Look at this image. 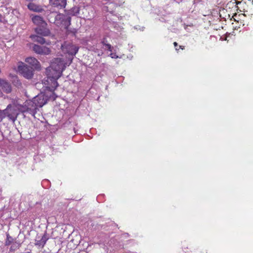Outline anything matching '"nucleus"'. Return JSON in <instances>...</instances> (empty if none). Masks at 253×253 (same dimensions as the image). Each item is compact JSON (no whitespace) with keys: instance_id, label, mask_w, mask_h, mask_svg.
<instances>
[{"instance_id":"a878e982","label":"nucleus","mask_w":253,"mask_h":253,"mask_svg":"<svg viewBox=\"0 0 253 253\" xmlns=\"http://www.w3.org/2000/svg\"><path fill=\"white\" fill-rule=\"evenodd\" d=\"M173 44H174V46L175 47L176 50H178L177 48L176 47L177 46V43L176 42H174L173 43Z\"/></svg>"},{"instance_id":"ddd939ff","label":"nucleus","mask_w":253,"mask_h":253,"mask_svg":"<svg viewBox=\"0 0 253 253\" xmlns=\"http://www.w3.org/2000/svg\"><path fill=\"white\" fill-rule=\"evenodd\" d=\"M43 36L39 35L38 34L37 35H31L30 36V38L31 39V40L34 42H37L41 44H43L44 43L46 44H49L50 42L48 41L46 42L44 38L42 37Z\"/></svg>"},{"instance_id":"a211bd4d","label":"nucleus","mask_w":253,"mask_h":253,"mask_svg":"<svg viewBox=\"0 0 253 253\" xmlns=\"http://www.w3.org/2000/svg\"><path fill=\"white\" fill-rule=\"evenodd\" d=\"M13 241V238L9 235V234H6V239L5 242V246H8L10 245Z\"/></svg>"},{"instance_id":"9b49d317","label":"nucleus","mask_w":253,"mask_h":253,"mask_svg":"<svg viewBox=\"0 0 253 253\" xmlns=\"http://www.w3.org/2000/svg\"><path fill=\"white\" fill-rule=\"evenodd\" d=\"M25 62L30 65L33 68H35L36 70H40L41 69L40 63L35 57H27L25 59Z\"/></svg>"},{"instance_id":"6ab92c4d","label":"nucleus","mask_w":253,"mask_h":253,"mask_svg":"<svg viewBox=\"0 0 253 253\" xmlns=\"http://www.w3.org/2000/svg\"><path fill=\"white\" fill-rule=\"evenodd\" d=\"M97 47H99V44L96 45V48L94 50V51L97 53L98 56H101L104 53V52L102 50H99L97 48Z\"/></svg>"},{"instance_id":"4468645a","label":"nucleus","mask_w":253,"mask_h":253,"mask_svg":"<svg viewBox=\"0 0 253 253\" xmlns=\"http://www.w3.org/2000/svg\"><path fill=\"white\" fill-rule=\"evenodd\" d=\"M32 21L34 24L37 25L38 27L47 26V23L43 20V18L38 15L33 16L32 18Z\"/></svg>"},{"instance_id":"393cba45","label":"nucleus","mask_w":253,"mask_h":253,"mask_svg":"<svg viewBox=\"0 0 253 253\" xmlns=\"http://www.w3.org/2000/svg\"><path fill=\"white\" fill-rule=\"evenodd\" d=\"M42 253H58V252L53 253L51 251L48 252L44 250L42 252Z\"/></svg>"},{"instance_id":"b1692460","label":"nucleus","mask_w":253,"mask_h":253,"mask_svg":"<svg viewBox=\"0 0 253 253\" xmlns=\"http://www.w3.org/2000/svg\"><path fill=\"white\" fill-rule=\"evenodd\" d=\"M16 247L15 248V247H14V246L13 245V246H12L10 247V251H11V252H13V251H14L15 250V249H16Z\"/></svg>"},{"instance_id":"2eb2a0df","label":"nucleus","mask_w":253,"mask_h":253,"mask_svg":"<svg viewBox=\"0 0 253 253\" xmlns=\"http://www.w3.org/2000/svg\"><path fill=\"white\" fill-rule=\"evenodd\" d=\"M53 5L59 8H64L66 5V0H50Z\"/></svg>"},{"instance_id":"cd10ccee","label":"nucleus","mask_w":253,"mask_h":253,"mask_svg":"<svg viewBox=\"0 0 253 253\" xmlns=\"http://www.w3.org/2000/svg\"><path fill=\"white\" fill-rule=\"evenodd\" d=\"M1 18H2V15L1 14H0V21H1Z\"/></svg>"},{"instance_id":"39448f33","label":"nucleus","mask_w":253,"mask_h":253,"mask_svg":"<svg viewBox=\"0 0 253 253\" xmlns=\"http://www.w3.org/2000/svg\"><path fill=\"white\" fill-rule=\"evenodd\" d=\"M32 101V100H29L25 102V106L26 107L25 110H24V112H27L33 117H35L37 112L38 107L35 106V104H32L30 102Z\"/></svg>"},{"instance_id":"f8f14e48","label":"nucleus","mask_w":253,"mask_h":253,"mask_svg":"<svg viewBox=\"0 0 253 253\" xmlns=\"http://www.w3.org/2000/svg\"><path fill=\"white\" fill-rule=\"evenodd\" d=\"M65 50L69 54L74 56L78 52L79 47L72 43H69L66 45Z\"/></svg>"},{"instance_id":"aec40b11","label":"nucleus","mask_w":253,"mask_h":253,"mask_svg":"<svg viewBox=\"0 0 253 253\" xmlns=\"http://www.w3.org/2000/svg\"><path fill=\"white\" fill-rule=\"evenodd\" d=\"M105 47H106L105 49H107L109 51H111V52L112 51L113 47L112 46V45L108 43V44H106V45H105Z\"/></svg>"},{"instance_id":"4be33fe9","label":"nucleus","mask_w":253,"mask_h":253,"mask_svg":"<svg viewBox=\"0 0 253 253\" xmlns=\"http://www.w3.org/2000/svg\"><path fill=\"white\" fill-rule=\"evenodd\" d=\"M110 56L112 58H115V59L118 58L119 57V56L117 55H116V53H112V52L110 54Z\"/></svg>"},{"instance_id":"f03ea898","label":"nucleus","mask_w":253,"mask_h":253,"mask_svg":"<svg viewBox=\"0 0 253 253\" xmlns=\"http://www.w3.org/2000/svg\"><path fill=\"white\" fill-rule=\"evenodd\" d=\"M47 18L50 23H53L58 27H63L67 30L71 25V18L66 13L57 14L56 12L51 11Z\"/></svg>"},{"instance_id":"5701e85b","label":"nucleus","mask_w":253,"mask_h":253,"mask_svg":"<svg viewBox=\"0 0 253 253\" xmlns=\"http://www.w3.org/2000/svg\"><path fill=\"white\" fill-rule=\"evenodd\" d=\"M71 33H72L74 35H75L77 33V30L76 29H73L69 31Z\"/></svg>"},{"instance_id":"f257e3e1","label":"nucleus","mask_w":253,"mask_h":253,"mask_svg":"<svg viewBox=\"0 0 253 253\" xmlns=\"http://www.w3.org/2000/svg\"><path fill=\"white\" fill-rule=\"evenodd\" d=\"M65 67L64 61L61 58H55L51 62L50 67L46 70L47 79L44 80L47 90L54 91L57 87L58 84L57 81L62 75Z\"/></svg>"},{"instance_id":"7ed1b4c3","label":"nucleus","mask_w":253,"mask_h":253,"mask_svg":"<svg viewBox=\"0 0 253 253\" xmlns=\"http://www.w3.org/2000/svg\"><path fill=\"white\" fill-rule=\"evenodd\" d=\"M18 69L19 73L26 79H31L34 76V69L33 67L21 63L18 66Z\"/></svg>"},{"instance_id":"dca6fc26","label":"nucleus","mask_w":253,"mask_h":253,"mask_svg":"<svg viewBox=\"0 0 253 253\" xmlns=\"http://www.w3.org/2000/svg\"><path fill=\"white\" fill-rule=\"evenodd\" d=\"M79 11L80 10L78 7H73L71 9L66 11V13L71 17L72 16L77 15L79 13Z\"/></svg>"},{"instance_id":"423d86ee","label":"nucleus","mask_w":253,"mask_h":253,"mask_svg":"<svg viewBox=\"0 0 253 253\" xmlns=\"http://www.w3.org/2000/svg\"><path fill=\"white\" fill-rule=\"evenodd\" d=\"M11 107V105L10 104H9L6 108L3 110H0V122H1L2 120L5 118V117H7L9 118V119L12 121L13 122H14L16 119V117H15L14 116L11 115L9 113V109Z\"/></svg>"},{"instance_id":"9d476101","label":"nucleus","mask_w":253,"mask_h":253,"mask_svg":"<svg viewBox=\"0 0 253 253\" xmlns=\"http://www.w3.org/2000/svg\"><path fill=\"white\" fill-rule=\"evenodd\" d=\"M35 32L39 35L47 37L50 35V31L46 26L38 27L35 28Z\"/></svg>"},{"instance_id":"bb28decb","label":"nucleus","mask_w":253,"mask_h":253,"mask_svg":"<svg viewBox=\"0 0 253 253\" xmlns=\"http://www.w3.org/2000/svg\"><path fill=\"white\" fill-rule=\"evenodd\" d=\"M101 197V196H98V197H97V200L98 201H99V198H100Z\"/></svg>"},{"instance_id":"412c9836","label":"nucleus","mask_w":253,"mask_h":253,"mask_svg":"<svg viewBox=\"0 0 253 253\" xmlns=\"http://www.w3.org/2000/svg\"><path fill=\"white\" fill-rule=\"evenodd\" d=\"M101 43L103 45L105 46L106 44H108L106 38H104L102 39V40L101 42Z\"/></svg>"},{"instance_id":"6e6552de","label":"nucleus","mask_w":253,"mask_h":253,"mask_svg":"<svg viewBox=\"0 0 253 253\" xmlns=\"http://www.w3.org/2000/svg\"><path fill=\"white\" fill-rule=\"evenodd\" d=\"M30 102L33 104H35V106L39 108L42 107L46 103V101L42 95H38L32 99V101Z\"/></svg>"},{"instance_id":"f3484780","label":"nucleus","mask_w":253,"mask_h":253,"mask_svg":"<svg viewBox=\"0 0 253 253\" xmlns=\"http://www.w3.org/2000/svg\"><path fill=\"white\" fill-rule=\"evenodd\" d=\"M28 8L34 11H40L41 8L33 3H30L28 5Z\"/></svg>"},{"instance_id":"1a4fd4ad","label":"nucleus","mask_w":253,"mask_h":253,"mask_svg":"<svg viewBox=\"0 0 253 253\" xmlns=\"http://www.w3.org/2000/svg\"><path fill=\"white\" fill-rule=\"evenodd\" d=\"M49 239V235L46 231H45L42 238L38 240L37 238L35 240V245L39 247L43 248L46 244V242Z\"/></svg>"},{"instance_id":"0eeeda50","label":"nucleus","mask_w":253,"mask_h":253,"mask_svg":"<svg viewBox=\"0 0 253 253\" xmlns=\"http://www.w3.org/2000/svg\"><path fill=\"white\" fill-rule=\"evenodd\" d=\"M0 87L5 93H10L12 91L10 83L6 80L0 78Z\"/></svg>"},{"instance_id":"20e7f679","label":"nucleus","mask_w":253,"mask_h":253,"mask_svg":"<svg viewBox=\"0 0 253 253\" xmlns=\"http://www.w3.org/2000/svg\"><path fill=\"white\" fill-rule=\"evenodd\" d=\"M32 48L36 53L40 55H47L50 54L51 52V50L49 48L36 44H33Z\"/></svg>"}]
</instances>
